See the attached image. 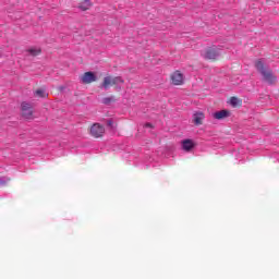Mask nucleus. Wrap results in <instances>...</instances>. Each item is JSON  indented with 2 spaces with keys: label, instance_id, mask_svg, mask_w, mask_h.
Here are the masks:
<instances>
[{
  "label": "nucleus",
  "instance_id": "obj_1",
  "mask_svg": "<svg viewBox=\"0 0 279 279\" xmlns=\"http://www.w3.org/2000/svg\"><path fill=\"white\" fill-rule=\"evenodd\" d=\"M255 69L260 73L263 81L266 82V84H269V86H272V84H276L277 77L274 75V72L271 69H269V65L265 64V60L258 59L255 61Z\"/></svg>",
  "mask_w": 279,
  "mask_h": 279
},
{
  "label": "nucleus",
  "instance_id": "obj_2",
  "mask_svg": "<svg viewBox=\"0 0 279 279\" xmlns=\"http://www.w3.org/2000/svg\"><path fill=\"white\" fill-rule=\"evenodd\" d=\"M205 60H217L221 56V51L217 47L207 48L203 54Z\"/></svg>",
  "mask_w": 279,
  "mask_h": 279
},
{
  "label": "nucleus",
  "instance_id": "obj_3",
  "mask_svg": "<svg viewBox=\"0 0 279 279\" xmlns=\"http://www.w3.org/2000/svg\"><path fill=\"white\" fill-rule=\"evenodd\" d=\"M105 132H106V129L104 128V125H101L99 123H95L90 128V134H92V136H94V138H101V136H104Z\"/></svg>",
  "mask_w": 279,
  "mask_h": 279
},
{
  "label": "nucleus",
  "instance_id": "obj_4",
  "mask_svg": "<svg viewBox=\"0 0 279 279\" xmlns=\"http://www.w3.org/2000/svg\"><path fill=\"white\" fill-rule=\"evenodd\" d=\"M22 117L24 119H34V111L32 110V105L29 102H22Z\"/></svg>",
  "mask_w": 279,
  "mask_h": 279
},
{
  "label": "nucleus",
  "instance_id": "obj_5",
  "mask_svg": "<svg viewBox=\"0 0 279 279\" xmlns=\"http://www.w3.org/2000/svg\"><path fill=\"white\" fill-rule=\"evenodd\" d=\"M80 80L82 84H93V82H97V75L94 72H85Z\"/></svg>",
  "mask_w": 279,
  "mask_h": 279
},
{
  "label": "nucleus",
  "instance_id": "obj_6",
  "mask_svg": "<svg viewBox=\"0 0 279 279\" xmlns=\"http://www.w3.org/2000/svg\"><path fill=\"white\" fill-rule=\"evenodd\" d=\"M171 81L174 86H182V84H184V74H182L180 71H175L171 75Z\"/></svg>",
  "mask_w": 279,
  "mask_h": 279
},
{
  "label": "nucleus",
  "instance_id": "obj_7",
  "mask_svg": "<svg viewBox=\"0 0 279 279\" xmlns=\"http://www.w3.org/2000/svg\"><path fill=\"white\" fill-rule=\"evenodd\" d=\"M181 149H183V151H191L192 149H195V142L191 138L182 140Z\"/></svg>",
  "mask_w": 279,
  "mask_h": 279
},
{
  "label": "nucleus",
  "instance_id": "obj_8",
  "mask_svg": "<svg viewBox=\"0 0 279 279\" xmlns=\"http://www.w3.org/2000/svg\"><path fill=\"white\" fill-rule=\"evenodd\" d=\"M206 119V116L204 114V112L202 111H198V112H195L193 114V121L196 125H202V121Z\"/></svg>",
  "mask_w": 279,
  "mask_h": 279
},
{
  "label": "nucleus",
  "instance_id": "obj_9",
  "mask_svg": "<svg viewBox=\"0 0 279 279\" xmlns=\"http://www.w3.org/2000/svg\"><path fill=\"white\" fill-rule=\"evenodd\" d=\"M213 117H214V119L221 121V119H226V118L230 117V111L221 110V111L213 113Z\"/></svg>",
  "mask_w": 279,
  "mask_h": 279
},
{
  "label": "nucleus",
  "instance_id": "obj_10",
  "mask_svg": "<svg viewBox=\"0 0 279 279\" xmlns=\"http://www.w3.org/2000/svg\"><path fill=\"white\" fill-rule=\"evenodd\" d=\"M112 85V77L111 76H106L104 78V82L100 85V88H104L105 90H108Z\"/></svg>",
  "mask_w": 279,
  "mask_h": 279
},
{
  "label": "nucleus",
  "instance_id": "obj_11",
  "mask_svg": "<svg viewBox=\"0 0 279 279\" xmlns=\"http://www.w3.org/2000/svg\"><path fill=\"white\" fill-rule=\"evenodd\" d=\"M80 10H83V12H86V10H88V8H90V0H85L84 2H82L80 4Z\"/></svg>",
  "mask_w": 279,
  "mask_h": 279
},
{
  "label": "nucleus",
  "instance_id": "obj_12",
  "mask_svg": "<svg viewBox=\"0 0 279 279\" xmlns=\"http://www.w3.org/2000/svg\"><path fill=\"white\" fill-rule=\"evenodd\" d=\"M123 83H124V81L121 76H116V77L112 78V85L113 86H119V84H123Z\"/></svg>",
  "mask_w": 279,
  "mask_h": 279
},
{
  "label": "nucleus",
  "instance_id": "obj_13",
  "mask_svg": "<svg viewBox=\"0 0 279 279\" xmlns=\"http://www.w3.org/2000/svg\"><path fill=\"white\" fill-rule=\"evenodd\" d=\"M35 95H36L37 97H40L41 99H45V97H47V93L45 92V89H37V90L35 92Z\"/></svg>",
  "mask_w": 279,
  "mask_h": 279
},
{
  "label": "nucleus",
  "instance_id": "obj_14",
  "mask_svg": "<svg viewBox=\"0 0 279 279\" xmlns=\"http://www.w3.org/2000/svg\"><path fill=\"white\" fill-rule=\"evenodd\" d=\"M112 101H114V96L102 98V104L105 106H110V104H112Z\"/></svg>",
  "mask_w": 279,
  "mask_h": 279
},
{
  "label": "nucleus",
  "instance_id": "obj_15",
  "mask_svg": "<svg viewBox=\"0 0 279 279\" xmlns=\"http://www.w3.org/2000/svg\"><path fill=\"white\" fill-rule=\"evenodd\" d=\"M31 56H38L40 53V48H31L28 49Z\"/></svg>",
  "mask_w": 279,
  "mask_h": 279
},
{
  "label": "nucleus",
  "instance_id": "obj_16",
  "mask_svg": "<svg viewBox=\"0 0 279 279\" xmlns=\"http://www.w3.org/2000/svg\"><path fill=\"white\" fill-rule=\"evenodd\" d=\"M230 104L235 108V106H239V98L236 97H231L230 98Z\"/></svg>",
  "mask_w": 279,
  "mask_h": 279
},
{
  "label": "nucleus",
  "instance_id": "obj_17",
  "mask_svg": "<svg viewBox=\"0 0 279 279\" xmlns=\"http://www.w3.org/2000/svg\"><path fill=\"white\" fill-rule=\"evenodd\" d=\"M9 180L10 178H7V177L0 178V186H4V184H8Z\"/></svg>",
  "mask_w": 279,
  "mask_h": 279
},
{
  "label": "nucleus",
  "instance_id": "obj_18",
  "mask_svg": "<svg viewBox=\"0 0 279 279\" xmlns=\"http://www.w3.org/2000/svg\"><path fill=\"white\" fill-rule=\"evenodd\" d=\"M107 124H108L109 126H112V120H108V121H107Z\"/></svg>",
  "mask_w": 279,
  "mask_h": 279
},
{
  "label": "nucleus",
  "instance_id": "obj_19",
  "mask_svg": "<svg viewBox=\"0 0 279 279\" xmlns=\"http://www.w3.org/2000/svg\"><path fill=\"white\" fill-rule=\"evenodd\" d=\"M146 128H151V123H146Z\"/></svg>",
  "mask_w": 279,
  "mask_h": 279
}]
</instances>
